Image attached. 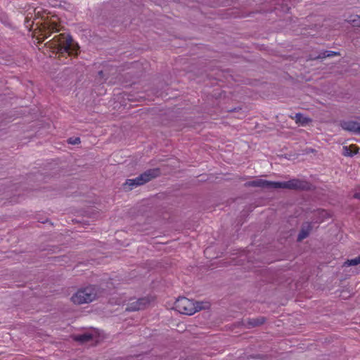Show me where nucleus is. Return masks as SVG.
Wrapping results in <instances>:
<instances>
[{"mask_svg":"<svg viewBox=\"0 0 360 360\" xmlns=\"http://www.w3.org/2000/svg\"><path fill=\"white\" fill-rule=\"evenodd\" d=\"M354 198H356V199H359V200H360V193H356L354 195Z\"/></svg>","mask_w":360,"mask_h":360,"instance_id":"nucleus-20","label":"nucleus"},{"mask_svg":"<svg viewBox=\"0 0 360 360\" xmlns=\"http://www.w3.org/2000/svg\"><path fill=\"white\" fill-rule=\"evenodd\" d=\"M360 264V255L352 259H348L344 263L345 266H356Z\"/></svg>","mask_w":360,"mask_h":360,"instance_id":"nucleus-14","label":"nucleus"},{"mask_svg":"<svg viewBox=\"0 0 360 360\" xmlns=\"http://www.w3.org/2000/svg\"><path fill=\"white\" fill-rule=\"evenodd\" d=\"M340 53L339 52L332 51H326V56H328V57H332V56H340Z\"/></svg>","mask_w":360,"mask_h":360,"instance_id":"nucleus-17","label":"nucleus"},{"mask_svg":"<svg viewBox=\"0 0 360 360\" xmlns=\"http://www.w3.org/2000/svg\"><path fill=\"white\" fill-rule=\"evenodd\" d=\"M174 308L179 313L186 315H192L196 312L194 302L184 297L176 300Z\"/></svg>","mask_w":360,"mask_h":360,"instance_id":"nucleus-5","label":"nucleus"},{"mask_svg":"<svg viewBox=\"0 0 360 360\" xmlns=\"http://www.w3.org/2000/svg\"><path fill=\"white\" fill-rule=\"evenodd\" d=\"M340 126L344 130L360 134V122L356 120H342L340 121Z\"/></svg>","mask_w":360,"mask_h":360,"instance_id":"nucleus-8","label":"nucleus"},{"mask_svg":"<svg viewBox=\"0 0 360 360\" xmlns=\"http://www.w3.org/2000/svg\"><path fill=\"white\" fill-rule=\"evenodd\" d=\"M68 143L70 144H78L80 143V139L79 138H70L68 140Z\"/></svg>","mask_w":360,"mask_h":360,"instance_id":"nucleus-16","label":"nucleus"},{"mask_svg":"<svg viewBox=\"0 0 360 360\" xmlns=\"http://www.w3.org/2000/svg\"><path fill=\"white\" fill-rule=\"evenodd\" d=\"M236 110V108L229 110V112H233Z\"/></svg>","mask_w":360,"mask_h":360,"instance_id":"nucleus-21","label":"nucleus"},{"mask_svg":"<svg viewBox=\"0 0 360 360\" xmlns=\"http://www.w3.org/2000/svg\"><path fill=\"white\" fill-rule=\"evenodd\" d=\"M104 290L97 285H89L81 288L75 293L71 300L75 304H82L89 303L96 298L103 296Z\"/></svg>","mask_w":360,"mask_h":360,"instance_id":"nucleus-2","label":"nucleus"},{"mask_svg":"<svg viewBox=\"0 0 360 360\" xmlns=\"http://www.w3.org/2000/svg\"><path fill=\"white\" fill-rule=\"evenodd\" d=\"M245 187H259L266 188L268 190H273L276 188H286L291 190L298 191H311L313 186L309 182L293 179L288 181H271L264 179H257L251 181H248L245 184Z\"/></svg>","mask_w":360,"mask_h":360,"instance_id":"nucleus-1","label":"nucleus"},{"mask_svg":"<svg viewBox=\"0 0 360 360\" xmlns=\"http://www.w3.org/2000/svg\"><path fill=\"white\" fill-rule=\"evenodd\" d=\"M150 303V300L147 297H141L138 300H131L127 304L126 311H136L144 309Z\"/></svg>","mask_w":360,"mask_h":360,"instance_id":"nucleus-6","label":"nucleus"},{"mask_svg":"<svg viewBox=\"0 0 360 360\" xmlns=\"http://www.w3.org/2000/svg\"><path fill=\"white\" fill-rule=\"evenodd\" d=\"M194 306H195V308H196V311H198L202 309H205L209 307L208 303H207V302L204 303L202 302H194Z\"/></svg>","mask_w":360,"mask_h":360,"instance_id":"nucleus-15","label":"nucleus"},{"mask_svg":"<svg viewBox=\"0 0 360 360\" xmlns=\"http://www.w3.org/2000/svg\"><path fill=\"white\" fill-rule=\"evenodd\" d=\"M296 123L302 125H307L311 122V119L309 117H304L302 113H296L295 116Z\"/></svg>","mask_w":360,"mask_h":360,"instance_id":"nucleus-12","label":"nucleus"},{"mask_svg":"<svg viewBox=\"0 0 360 360\" xmlns=\"http://www.w3.org/2000/svg\"><path fill=\"white\" fill-rule=\"evenodd\" d=\"M58 25L56 22H50L46 30H45V32H46L47 31V33L45 34V37H49L51 36V33L53 32H58Z\"/></svg>","mask_w":360,"mask_h":360,"instance_id":"nucleus-13","label":"nucleus"},{"mask_svg":"<svg viewBox=\"0 0 360 360\" xmlns=\"http://www.w3.org/2000/svg\"><path fill=\"white\" fill-rule=\"evenodd\" d=\"M93 335L89 333H85L81 335H75L74 340L80 343H86L93 340Z\"/></svg>","mask_w":360,"mask_h":360,"instance_id":"nucleus-11","label":"nucleus"},{"mask_svg":"<svg viewBox=\"0 0 360 360\" xmlns=\"http://www.w3.org/2000/svg\"><path fill=\"white\" fill-rule=\"evenodd\" d=\"M160 174L161 172L159 168L149 169L135 179H127L124 184V188L131 191L136 186L143 185L152 179L158 177Z\"/></svg>","mask_w":360,"mask_h":360,"instance_id":"nucleus-4","label":"nucleus"},{"mask_svg":"<svg viewBox=\"0 0 360 360\" xmlns=\"http://www.w3.org/2000/svg\"><path fill=\"white\" fill-rule=\"evenodd\" d=\"M359 151V148L354 145L352 144L349 146H343L342 148V155L345 156L352 157L354 155L356 154Z\"/></svg>","mask_w":360,"mask_h":360,"instance_id":"nucleus-10","label":"nucleus"},{"mask_svg":"<svg viewBox=\"0 0 360 360\" xmlns=\"http://www.w3.org/2000/svg\"><path fill=\"white\" fill-rule=\"evenodd\" d=\"M328 56H326V51L320 53L316 57L314 58V59H323L327 58Z\"/></svg>","mask_w":360,"mask_h":360,"instance_id":"nucleus-18","label":"nucleus"},{"mask_svg":"<svg viewBox=\"0 0 360 360\" xmlns=\"http://www.w3.org/2000/svg\"><path fill=\"white\" fill-rule=\"evenodd\" d=\"M56 44L54 49L60 54L68 53L70 56H77L79 46L75 43L72 37L66 33H62L53 38Z\"/></svg>","mask_w":360,"mask_h":360,"instance_id":"nucleus-3","label":"nucleus"},{"mask_svg":"<svg viewBox=\"0 0 360 360\" xmlns=\"http://www.w3.org/2000/svg\"><path fill=\"white\" fill-rule=\"evenodd\" d=\"M266 321L264 316H258L256 318H248L241 321L240 323L243 327L247 329L259 327L263 325Z\"/></svg>","mask_w":360,"mask_h":360,"instance_id":"nucleus-7","label":"nucleus"},{"mask_svg":"<svg viewBox=\"0 0 360 360\" xmlns=\"http://www.w3.org/2000/svg\"><path fill=\"white\" fill-rule=\"evenodd\" d=\"M312 228H313V226H312L311 223L308 222V221L304 222L302 224L300 233L297 236V240L298 242H301L304 238H307L309 236V234L312 230Z\"/></svg>","mask_w":360,"mask_h":360,"instance_id":"nucleus-9","label":"nucleus"},{"mask_svg":"<svg viewBox=\"0 0 360 360\" xmlns=\"http://www.w3.org/2000/svg\"><path fill=\"white\" fill-rule=\"evenodd\" d=\"M98 76L101 77V78H103L104 77V72L103 70H100L98 73Z\"/></svg>","mask_w":360,"mask_h":360,"instance_id":"nucleus-19","label":"nucleus"}]
</instances>
